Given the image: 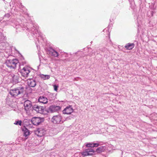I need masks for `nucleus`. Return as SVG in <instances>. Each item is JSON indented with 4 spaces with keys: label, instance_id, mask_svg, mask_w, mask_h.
<instances>
[{
    "label": "nucleus",
    "instance_id": "f257e3e1",
    "mask_svg": "<svg viewBox=\"0 0 157 157\" xmlns=\"http://www.w3.org/2000/svg\"><path fill=\"white\" fill-rule=\"evenodd\" d=\"M24 88L23 87H18L13 89L10 90L9 94L12 97H15L19 94L23 93Z\"/></svg>",
    "mask_w": 157,
    "mask_h": 157
},
{
    "label": "nucleus",
    "instance_id": "f03ea898",
    "mask_svg": "<svg viewBox=\"0 0 157 157\" xmlns=\"http://www.w3.org/2000/svg\"><path fill=\"white\" fill-rule=\"evenodd\" d=\"M18 63L17 59L7 60L6 62V65L10 68H15L16 67Z\"/></svg>",
    "mask_w": 157,
    "mask_h": 157
},
{
    "label": "nucleus",
    "instance_id": "7ed1b4c3",
    "mask_svg": "<svg viewBox=\"0 0 157 157\" xmlns=\"http://www.w3.org/2000/svg\"><path fill=\"white\" fill-rule=\"evenodd\" d=\"M31 70H32L30 67H25L21 70L20 72L23 77L26 78L28 76Z\"/></svg>",
    "mask_w": 157,
    "mask_h": 157
},
{
    "label": "nucleus",
    "instance_id": "20e7f679",
    "mask_svg": "<svg viewBox=\"0 0 157 157\" xmlns=\"http://www.w3.org/2000/svg\"><path fill=\"white\" fill-rule=\"evenodd\" d=\"M25 109L26 111V113H28V111H29L32 106V102L29 100L25 101L24 104Z\"/></svg>",
    "mask_w": 157,
    "mask_h": 157
},
{
    "label": "nucleus",
    "instance_id": "39448f33",
    "mask_svg": "<svg viewBox=\"0 0 157 157\" xmlns=\"http://www.w3.org/2000/svg\"><path fill=\"white\" fill-rule=\"evenodd\" d=\"M62 117L61 116L58 114L57 115L54 116L51 119L52 122L55 124H59L61 121Z\"/></svg>",
    "mask_w": 157,
    "mask_h": 157
},
{
    "label": "nucleus",
    "instance_id": "423d86ee",
    "mask_svg": "<svg viewBox=\"0 0 157 157\" xmlns=\"http://www.w3.org/2000/svg\"><path fill=\"white\" fill-rule=\"evenodd\" d=\"M94 153V150L92 148L86 149V150L83 151L82 153V155L84 156L92 155Z\"/></svg>",
    "mask_w": 157,
    "mask_h": 157
},
{
    "label": "nucleus",
    "instance_id": "0eeeda50",
    "mask_svg": "<svg viewBox=\"0 0 157 157\" xmlns=\"http://www.w3.org/2000/svg\"><path fill=\"white\" fill-rule=\"evenodd\" d=\"M31 123L34 125H39L43 121L41 118L39 117H33L31 120Z\"/></svg>",
    "mask_w": 157,
    "mask_h": 157
},
{
    "label": "nucleus",
    "instance_id": "6e6552de",
    "mask_svg": "<svg viewBox=\"0 0 157 157\" xmlns=\"http://www.w3.org/2000/svg\"><path fill=\"white\" fill-rule=\"evenodd\" d=\"M33 110L40 113H43L44 111V108L43 106L36 104L33 105Z\"/></svg>",
    "mask_w": 157,
    "mask_h": 157
},
{
    "label": "nucleus",
    "instance_id": "1a4fd4ad",
    "mask_svg": "<svg viewBox=\"0 0 157 157\" xmlns=\"http://www.w3.org/2000/svg\"><path fill=\"white\" fill-rule=\"evenodd\" d=\"M61 109V107L59 106L52 105L50 106L48 109L49 112L53 113L58 112Z\"/></svg>",
    "mask_w": 157,
    "mask_h": 157
},
{
    "label": "nucleus",
    "instance_id": "9d476101",
    "mask_svg": "<svg viewBox=\"0 0 157 157\" xmlns=\"http://www.w3.org/2000/svg\"><path fill=\"white\" fill-rule=\"evenodd\" d=\"M31 33L34 35L36 37L41 36V33L38 32V28L37 26L35 27L34 26H33V27L32 28L31 30Z\"/></svg>",
    "mask_w": 157,
    "mask_h": 157
},
{
    "label": "nucleus",
    "instance_id": "9b49d317",
    "mask_svg": "<svg viewBox=\"0 0 157 157\" xmlns=\"http://www.w3.org/2000/svg\"><path fill=\"white\" fill-rule=\"evenodd\" d=\"M73 111V109L71 105L67 106L63 110V112L64 114H70Z\"/></svg>",
    "mask_w": 157,
    "mask_h": 157
},
{
    "label": "nucleus",
    "instance_id": "f8f14e48",
    "mask_svg": "<svg viewBox=\"0 0 157 157\" xmlns=\"http://www.w3.org/2000/svg\"><path fill=\"white\" fill-rule=\"evenodd\" d=\"M27 83L29 86L33 87H34L36 85L35 80L32 78H29L28 79Z\"/></svg>",
    "mask_w": 157,
    "mask_h": 157
},
{
    "label": "nucleus",
    "instance_id": "ddd939ff",
    "mask_svg": "<svg viewBox=\"0 0 157 157\" xmlns=\"http://www.w3.org/2000/svg\"><path fill=\"white\" fill-rule=\"evenodd\" d=\"M48 53L50 55L55 57H57L59 56L58 52L52 48L48 51Z\"/></svg>",
    "mask_w": 157,
    "mask_h": 157
},
{
    "label": "nucleus",
    "instance_id": "4468645a",
    "mask_svg": "<svg viewBox=\"0 0 157 157\" xmlns=\"http://www.w3.org/2000/svg\"><path fill=\"white\" fill-rule=\"evenodd\" d=\"M35 134L39 137H41L44 135V130L41 128H39L35 131Z\"/></svg>",
    "mask_w": 157,
    "mask_h": 157
},
{
    "label": "nucleus",
    "instance_id": "2eb2a0df",
    "mask_svg": "<svg viewBox=\"0 0 157 157\" xmlns=\"http://www.w3.org/2000/svg\"><path fill=\"white\" fill-rule=\"evenodd\" d=\"M38 101L40 103L43 104H46L48 102V99L44 96H40L38 99Z\"/></svg>",
    "mask_w": 157,
    "mask_h": 157
},
{
    "label": "nucleus",
    "instance_id": "dca6fc26",
    "mask_svg": "<svg viewBox=\"0 0 157 157\" xmlns=\"http://www.w3.org/2000/svg\"><path fill=\"white\" fill-rule=\"evenodd\" d=\"M134 46L135 44L134 43H128L126 44L125 48L127 50H131L134 47Z\"/></svg>",
    "mask_w": 157,
    "mask_h": 157
},
{
    "label": "nucleus",
    "instance_id": "f3484780",
    "mask_svg": "<svg viewBox=\"0 0 157 157\" xmlns=\"http://www.w3.org/2000/svg\"><path fill=\"white\" fill-rule=\"evenodd\" d=\"M99 145L98 143H89L87 144L86 145V146L87 147H98Z\"/></svg>",
    "mask_w": 157,
    "mask_h": 157
},
{
    "label": "nucleus",
    "instance_id": "a211bd4d",
    "mask_svg": "<svg viewBox=\"0 0 157 157\" xmlns=\"http://www.w3.org/2000/svg\"><path fill=\"white\" fill-rule=\"evenodd\" d=\"M22 131L24 132V136L25 137L29 135L30 133L29 130L25 127H24L23 128Z\"/></svg>",
    "mask_w": 157,
    "mask_h": 157
},
{
    "label": "nucleus",
    "instance_id": "6ab92c4d",
    "mask_svg": "<svg viewBox=\"0 0 157 157\" xmlns=\"http://www.w3.org/2000/svg\"><path fill=\"white\" fill-rule=\"evenodd\" d=\"M40 76L41 78L45 80L49 79L50 78V75H44L43 74H40Z\"/></svg>",
    "mask_w": 157,
    "mask_h": 157
},
{
    "label": "nucleus",
    "instance_id": "aec40b11",
    "mask_svg": "<svg viewBox=\"0 0 157 157\" xmlns=\"http://www.w3.org/2000/svg\"><path fill=\"white\" fill-rule=\"evenodd\" d=\"M5 45L4 43H1L0 44V50H1V51H0V52H2L6 49V47H4Z\"/></svg>",
    "mask_w": 157,
    "mask_h": 157
},
{
    "label": "nucleus",
    "instance_id": "412c9836",
    "mask_svg": "<svg viewBox=\"0 0 157 157\" xmlns=\"http://www.w3.org/2000/svg\"><path fill=\"white\" fill-rule=\"evenodd\" d=\"M103 150V147H99L97 148L95 151L94 150V153L96 152L97 153H100L102 152Z\"/></svg>",
    "mask_w": 157,
    "mask_h": 157
},
{
    "label": "nucleus",
    "instance_id": "4be33fe9",
    "mask_svg": "<svg viewBox=\"0 0 157 157\" xmlns=\"http://www.w3.org/2000/svg\"><path fill=\"white\" fill-rule=\"evenodd\" d=\"M11 15L9 13H6L4 16V18H9L10 16Z\"/></svg>",
    "mask_w": 157,
    "mask_h": 157
},
{
    "label": "nucleus",
    "instance_id": "5701e85b",
    "mask_svg": "<svg viewBox=\"0 0 157 157\" xmlns=\"http://www.w3.org/2000/svg\"><path fill=\"white\" fill-rule=\"evenodd\" d=\"M22 121H16L14 123V124L16 125H21Z\"/></svg>",
    "mask_w": 157,
    "mask_h": 157
},
{
    "label": "nucleus",
    "instance_id": "b1692460",
    "mask_svg": "<svg viewBox=\"0 0 157 157\" xmlns=\"http://www.w3.org/2000/svg\"><path fill=\"white\" fill-rule=\"evenodd\" d=\"M16 32H17L18 31H21V30L20 29H22V28L20 25H16Z\"/></svg>",
    "mask_w": 157,
    "mask_h": 157
},
{
    "label": "nucleus",
    "instance_id": "393cba45",
    "mask_svg": "<svg viewBox=\"0 0 157 157\" xmlns=\"http://www.w3.org/2000/svg\"><path fill=\"white\" fill-rule=\"evenodd\" d=\"M53 87H54V90L56 91H57L58 86H57L56 85H55L53 86Z\"/></svg>",
    "mask_w": 157,
    "mask_h": 157
},
{
    "label": "nucleus",
    "instance_id": "a878e982",
    "mask_svg": "<svg viewBox=\"0 0 157 157\" xmlns=\"http://www.w3.org/2000/svg\"><path fill=\"white\" fill-rule=\"evenodd\" d=\"M103 50H104V52H107V54L109 52V51L107 50V49L106 48H104L103 49Z\"/></svg>",
    "mask_w": 157,
    "mask_h": 157
},
{
    "label": "nucleus",
    "instance_id": "bb28decb",
    "mask_svg": "<svg viewBox=\"0 0 157 157\" xmlns=\"http://www.w3.org/2000/svg\"><path fill=\"white\" fill-rule=\"evenodd\" d=\"M20 6H19L20 8H22L23 7V6L22 5L21 3H20Z\"/></svg>",
    "mask_w": 157,
    "mask_h": 157
},
{
    "label": "nucleus",
    "instance_id": "cd10ccee",
    "mask_svg": "<svg viewBox=\"0 0 157 157\" xmlns=\"http://www.w3.org/2000/svg\"><path fill=\"white\" fill-rule=\"evenodd\" d=\"M93 52H92V53H89V55L90 56H92V54H93Z\"/></svg>",
    "mask_w": 157,
    "mask_h": 157
},
{
    "label": "nucleus",
    "instance_id": "c85d7f7f",
    "mask_svg": "<svg viewBox=\"0 0 157 157\" xmlns=\"http://www.w3.org/2000/svg\"><path fill=\"white\" fill-rule=\"evenodd\" d=\"M26 28H27V30L28 29H29L28 28V27H27Z\"/></svg>",
    "mask_w": 157,
    "mask_h": 157
},
{
    "label": "nucleus",
    "instance_id": "c756f323",
    "mask_svg": "<svg viewBox=\"0 0 157 157\" xmlns=\"http://www.w3.org/2000/svg\"><path fill=\"white\" fill-rule=\"evenodd\" d=\"M92 51H93V50H92ZM93 52V53H94V52Z\"/></svg>",
    "mask_w": 157,
    "mask_h": 157
}]
</instances>
